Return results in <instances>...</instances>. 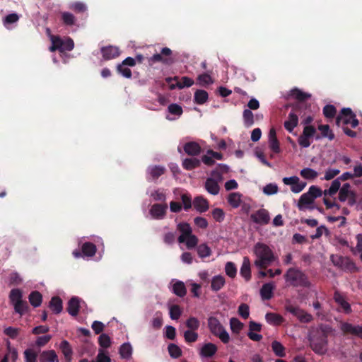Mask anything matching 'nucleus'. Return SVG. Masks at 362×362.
Segmentation results:
<instances>
[{"mask_svg": "<svg viewBox=\"0 0 362 362\" xmlns=\"http://www.w3.org/2000/svg\"><path fill=\"white\" fill-rule=\"evenodd\" d=\"M69 8L76 13H83L87 11V6L86 4L81 1L71 3Z\"/></svg>", "mask_w": 362, "mask_h": 362, "instance_id": "44", "label": "nucleus"}, {"mask_svg": "<svg viewBox=\"0 0 362 362\" xmlns=\"http://www.w3.org/2000/svg\"><path fill=\"white\" fill-rule=\"evenodd\" d=\"M40 362H58V356L54 350H46L39 355Z\"/></svg>", "mask_w": 362, "mask_h": 362, "instance_id": "21", "label": "nucleus"}, {"mask_svg": "<svg viewBox=\"0 0 362 362\" xmlns=\"http://www.w3.org/2000/svg\"><path fill=\"white\" fill-rule=\"evenodd\" d=\"M29 302L34 307L37 308L39 307L42 301V294L37 291H32L28 296Z\"/></svg>", "mask_w": 362, "mask_h": 362, "instance_id": "34", "label": "nucleus"}, {"mask_svg": "<svg viewBox=\"0 0 362 362\" xmlns=\"http://www.w3.org/2000/svg\"><path fill=\"white\" fill-rule=\"evenodd\" d=\"M173 80L176 81V85H171L170 89H174L175 87L182 89L186 87H190L194 84L193 79L187 76H182L181 78H179L177 76H175Z\"/></svg>", "mask_w": 362, "mask_h": 362, "instance_id": "20", "label": "nucleus"}, {"mask_svg": "<svg viewBox=\"0 0 362 362\" xmlns=\"http://www.w3.org/2000/svg\"><path fill=\"white\" fill-rule=\"evenodd\" d=\"M272 349L276 356L284 357L286 355L284 346L278 341L272 343Z\"/></svg>", "mask_w": 362, "mask_h": 362, "instance_id": "38", "label": "nucleus"}, {"mask_svg": "<svg viewBox=\"0 0 362 362\" xmlns=\"http://www.w3.org/2000/svg\"><path fill=\"white\" fill-rule=\"evenodd\" d=\"M211 249L206 244H202L197 247V253L202 258L206 257L211 255Z\"/></svg>", "mask_w": 362, "mask_h": 362, "instance_id": "58", "label": "nucleus"}, {"mask_svg": "<svg viewBox=\"0 0 362 362\" xmlns=\"http://www.w3.org/2000/svg\"><path fill=\"white\" fill-rule=\"evenodd\" d=\"M251 220L259 225H267L270 221L269 211L265 209H259L253 212L250 216Z\"/></svg>", "mask_w": 362, "mask_h": 362, "instance_id": "11", "label": "nucleus"}, {"mask_svg": "<svg viewBox=\"0 0 362 362\" xmlns=\"http://www.w3.org/2000/svg\"><path fill=\"white\" fill-rule=\"evenodd\" d=\"M49 307L55 314L60 313L63 309L62 299L59 296L52 297L49 301Z\"/></svg>", "mask_w": 362, "mask_h": 362, "instance_id": "30", "label": "nucleus"}, {"mask_svg": "<svg viewBox=\"0 0 362 362\" xmlns=\"http://www.w3.org/2000/svg\"><path fill=\"white\" fill-rule=\"evenodd\" d=\"M342 123L343 126L350 124L352 128H355L358 125V120L356 117V115L350 108L341 109L340 114L336 118V124L339 127Z\"/></svg>", "mask_w": 362, "mask_h": 362, "instance_id": "4", "label": "nucleus"}, {"mask_svg": "<svg viewBox=\"0 0 362 362\" xmlns=\"http://www.w3.org/2000/svg\"><path fill=\"white\" fill-rule=\"evenodd\" d=\"M318 129L321 132V135L324 138H328L330 141L334 139V134L328 124L319 125Z\"/></svg>", "mask_w": 362, "mask_h": 362, "instance_id": "39", "label": "nucleus"}, {"mask_svg": "<svg viewBox=\"0 0 362 362\" xmlns=\"http://www.w3.org/2000/svg\"><path fill=\"white\" fill-rule=\"evenodd\" d=\"M245 127H251L254 124V115L250 110L245 109L243 113Z\"/></svg>", "mask_w": 362, "mask_h": 362, "instance_id": "46", "label": "nucleus"}, {"mask_svg": "<svg viewBox=\"0 0 362 362\" xmlns=\"http://www.w3.org/2000/svg\"><path fill=\"white\" fill-rule=\"evenodd\" d=\"M226 274L230 278H235L237 274V268L232 262H228L225 266Z\"/></svg>", "mask_w": 362, "mask_h": 362, "instance_id": "53", "label": "nucleus"}, {"mask_svg": "<svg viewBox=\"0 0 362 362\" xmlns=\"http://www.w3.org/2000/svg\"><path fill=\"white\" fill-rule=\"evenodd\" d=\"M240 274L246 281H249L251 278L250 261L247 257H243V264L240 268Z\"/></svg>", "mask_w": 362, "mask_h": 362, "instance_id": "25", "label": "nucleus"}, {"mask_svg": "<svg viewBox=\"0 0 362 362\" xmlns=\"http://www.w3.org/2000/svg\"><path fill=\"white\" fill-rule=\"evenodd\" d=\"M285 310L295 316L301 323H309L313 320L312 315L309 314L298 306H295L288 303L285 305Z\"/></svg>", "mask_w": 362, "mask_h": 362, "instance_id": "7", "label": "nucleus"}, {"mask_svg": "<svg viewBox=\"0 0 362 362\" xmlns=\"http://www.w3.org/2000/svg\"><path fill=\"white\" fill-rule=\"evenodd\" d=\"M13 305L14 307L15 312L18 313L20 315H24L29 308L28 303L25 300L16 302V303Z\"/></svg>", "mask_w": 362, "mask_h": 362, "instance_id": "43", "label": "nucleus"}, {"mask_svg": "<svg viewBox=\"0 0 362 362\" xmlns=\"http://www.w3.org/2000/svg\"><path fill=\"white\" fill-rule=\"evenodd\" d=\"M168 350L173 358H177L182 356L181 349L175 344H170L168 346Z\"/></svg>", "mask_w": 362, "mask_h": 362, "instance_id": "47", "label": "nucleus"}, {"mask_svg": "<svg viewBox=\"0 0 362 362\" xmlns=\"http://www.w3.org/2000/svg\"><path fill=\"white\" fill-rule=\"evenodd\" d=\"M183 149L187 155L191 156H198L202 151L200 145L195 141L187 142L184 145Z\"/></svg>", "mask_w": 362, "mask_h": 362, "instance_id": "17", "label": "nucleus"}, {"mask_svg": "<svg viewBox=\"0 0 362 362\" xmlns=\"http://www.w3.org/2000/svg\"><path fill=\"white\" fill-rule=\"evenodd\" d=\"M217 346L213 343L205 344L200 350V356L202 357H211L217 351Z\"/></svg>", "mask_w": 362, "mask_h": 362, "instance_id": "23", "label": "nucleus"}, {"mask_svg": "<svg viewBox=\"0 0 362 362\" xmlns=\"http://www.w3.org/2000/svg\"><path fill=\"white\" fill-rule=\"evenodd\" d=\"M292 107V111L288 114V119L284 122V128L290 133H291L294 128L298 126V115H300L301 110L300 107V103H294L290 105Z\"/></svg>", "mask_w": 362, "mask_h": 362, "instance_id": "5", "label": "nucleus"}, {"mask_svg": "<svg viewBox=\"0 0 362 362\" xmlns=\"http://www.w3.org/2000/svg\"><path fill=\"white\" fill-rule=\"evenodd\" d=\"M238 314L243 319H247L250 315V308L246 303H241L238 307Z\"/></svg>", "mask_w": 362, "mask_h": 362, "instance_id": "62", "label": "nucleus"}, {"mask_svg": "<svg viewBox=\"0 0 362 362\" xmlns=\"http://www.w3.org/2000/svg\"><path fill=\"white\" fill-rule=\"evenodd\" d=\"M168 209L166 204H154L150 209V214L153 218H162Z\"/></svg>", "mask_w": 362, "mask_h": 362, "instance_id": "18", "label": "nucleus"}, {"mask_svg": "<svg viewBox=\"0 0 362 362\" xmlns=\"http://www.w3.org/2000/svg\"><path fill=\"white\" fill-rule=\"evenodd\" d=\"M269 148L274 153L281 152L280 143L276 136V132L274 128H271L269 132L268 139Z\"/></svg>", "mask_w": 362, "mask_h": 362, "instance_id": "14", "label": "nucleus"}, {"mask_svg": "<svg viewBox=\"0 0 362 362\" xmlns=\"http://www.w3.org/2000/svg\"><path fill=\"white\" fill-rule=\"evenodd\" d=\"M200 165V160L196 158H185L182 160V167L187 170H192Z\"/></svg>", "mask_w": 362, "mask_h": 362, "instance_id": "33", "label": "nucleus"}, {"mask_svg": "<svg viewBox=\"0 0 362 362\" xmlns=\"http://www.w3.org/2000/svg\"><path fill=\"white\" fill-rule=\"evenodd\" d=\"M197 81L200 86H207L213 83L212 78L206 73L199 75Z\"/></svg>", "mask_w": 362, "mask_h": 362, "instance_id": "56", "label": "nucleus"}, {"mask_svg": "<svg viewBox=\"0 0 362 362\" xmlns=\"http://www.w3.org/2000/svg\"><path fill=\"white\" fill-rule=\"evenodd\" d=\"M300 175L305 179L313 180L317 177L318 173L313 169L305 168L300 170Z\"/></svg>", "mask_w": 362, "mask_h": 362, "instance_id": "48", "label": "nucleus"}, {"mask_svg": "<svg viewBox=\"0 0 362 362\" xmlns=\"http://www.w3.org/2000/svg\"><path fill=\"white\" fill-rule=\"evenodd\" d=\"M340 329L345 335L351 334L362 339V326H355L349 322H344L341 323Z\"/></svg>", "mask_w": 362, "mask_h": 362, "instance_id": "12", "label": "nucleus"}, {"mask_svg": "<svg viewBox=\"0 0 362 362\" xmlns=\"http://www.w3.org/2000/svg\"><path fill=\"white\" fill-rule=\"evenodd\" d=\"M23 293L19 288H13L9 294V299L11 303L14 305L16 302L22 301Z\"/></svg>", "mask_w": 362, "mask_h": 362, "instance_id": "41", "label": "nucleus"}, {"mask_svg": "<svg viewBox=\"0 0 362 362\" xmlns=\"http://www.w3.org/2000/svg\"><path fill=\"white\" fill-rule=\"evenodd\" d=\"M266 321L272 325H280L284 322V318L281 315L274 313H268L265 315Z\"/></svg>", "mask_w": 362, "mask_h": 362, "instance_id": "32", "label": "nucleus"}, {"mask_svg": "<svg viewBox=\"0 0 362 362\" xmlns=\"http://www.w3.org/2000/svg\"><path fill=\"white\" fill-rule=\"evenodd\" d=\"M181 315L182 310L178 305H173L170 307V317L172 320H178Z\"/></svg>", "mask_w": 362, "mask_h": 362, "instance_id": "54", "label": "nucleus"}, {"mask_svg": "<svg viewBox=\"0 0 362 362\" xmlns=\"http://www.w3.org/2000/svg\"><path fill=\"white\" fill-rule=\"evenodd\" d=\"M81 251L84 256L93 257L96 252V246L92 243L87 242L83 244Z\"/></svg>", "mask_w": 362, "mask_h": 362, "instance_id": "36", "label": "nucleus"}, {"mask_svg": "<svg viewBox=\"0 0 362 362\" xmlns=\"http://www.w3.org/2000/svg\"><path fill=\"white\" fill-rule=\"evenodd\" d=\"M20 331L21 329L19 328L8 327L4 329V333L6 336L9 337L11 339H14L18 336Z\"/></svg>", "mask_w": 362, "mask_h": 362, "instance_id": "60", "label": "nucleus"}, {"mask_svg": "<svg viewBox=\"0 0 362 362\" xmlns=\"http://www.w3.org/2000/svg\"><path fill=\"white\" fill-rule=\"evenodd\" d=\"M334 302L338 305L337 310L339 313L349 315L352 313L350 303L346 300L345 296L339 291H335L333 296Z\"/></svg>", "mask_w": 362, "mask_h": 362, "instance_id": "10", "label": "nucleus"}, {"mask_svg": "<svg viewBox=\"0 0 362 362\" xmlns=\"http://www.w3.org/2000/svg\"><path fill=\"white\" fill-rule=\"evenodd\" d=\"M168 110L170 114L178 117L181 116L183 113L182 107L176 103L170 104L168 106Z\"/></svg>", "mask_w": 362, "mask_h": 362, "instance_id": "61", "label": "nucleus"}, {"mask_svg": "<svg viewBox=\"0 0 362 362\" xmlns=\"http://www.w3.org/2000/svg\"><path fill=\"white\" fill-rule=\"evenodd\" d=\"M181 234L178 238V242L185 243L188 249L194 248L198 243V238L192 234V228H179Z\"/></svg>", "mask_w": 362, "mask_h": 362, "instance_id": "8", "label": "nucleus"}, {"mask_svg": "<svg viewBox=\"0 0 362 362\" xmlns=\"http://www.w3.org/2000/svg\"><path fill=\"white\" fill-rule=\"evenodd\" d=\"M59 348L62 354H64L66 361L71 362L72 358L73 351L69 343L66 340H63L59 345Z\"/></svg>", "mask_w": 362, "mask_h": 362, "instance_id": "28", "label": "nucleus"}, {"mask_svg": "<svg viewBox=\"0 0 362 362\" xmlns=\"http://www.w3.org/2000/svg\"><path fill=\"white\" fill-rule=\"evenodd\" d=\"M183 336L185 341L189 344L195 342L198 339V334L195 332V331L192 330H186L184 332Z\"/></svg>", "mask_w": 362, "mask_h": 362, "instance_id": "55", "label": "nucleus"}, {"mask_svg": "<svg viewBox=\"0 0 362 362\" xmlns=\"http://www.w3.org/2000/svg\"><path fill=\"white\" fill-rule=\"evenodd\" d=\"M284 279L289 286L310 288L311 282L308 276L300 269L291 267L285 273Z\"/></svg>", "mask_w": 362, "mask_h": 362, "instance_id": "2", "label": "nucleus"}, {"mask_svg": "<svg viewBox=\"0 0 362 362\" xmlns=\"http://www.w3.org/2000/svg\"><path fill=\"white\" fill-rule=\"evenodd\" d=\"M80 309V298L76 296L72 297L68 302L66 310L71 316H76Z\"/></svg>", "mask_w": 362, "mask_h": 362, "instance_id": "19", "label": "nucleus"}, {"mask_svg": "<svg viewBox=\"0 0 362 362\" xmlns=\"http://www.w3.org/2000/svg\"><path fill=\"white\" fill-rule=\"evenodd\" d=\"M288 95L291 98L296 99L298 101L296 103L301 104L300 110H301V109H303L305 107V104L303 103V102H305L306 100L309 99L311 97V95L310 93H305L298 88H294L291 89L289 92Z\"/></svg>", "mask_w": 362, "mask_h": 362, "instance_id": "13", "label": "nucleus"}, {"mask_svg": "<svg viewBox=\"0 0 362 362\" xmlns=\"http://www.w3.org/2000/svg\"><path fill=\"white\" fill-rule=\"evenodd\" d=\"M98 343L101 347L107 349L111 345L110 337L106 334H101L98 337Z\"/></svg>", "mask_w": 362, "mask_h": 362, "instance_id": "59", "label": "nucleus"}, {"mask_svg": "<svg viewBox=\"0 0 362 362\" xmlns=\"http://www.w3.org/2000/svg\"><path fill=\"white\" fill-rule=\"evenodd\" d=\"M341 182L339 179L337 178L332 181L330 187L328 189V194L330 196L334 195L340 189Z\"/></svg>", "mask_w": 362, "mask_h": 362, "instance_id": "64", "label": "nucleus"}, {"mask_svg": "<svg viewBox=\"0 0 362 362\" xmlns=\"http://www.w3.org/2000/svg\"><path fill=\"white\" fill-rule=\"evenodd\" d=\"M256 255L255 265L259 269H266L277 259L272 250L266 244L257 243L254 248Z\"/></svg>", "mask_w": 362, "mask_h": 362, "instance_id": "1", "label": "nucleus"}, {"mask_svg": "<svg viewBox=\"0 0 362 362\" xmlns=\"http://www.w3.org/2000/svg\"><path fill=\"white\" fill-rule=\"evenodd\" d=\"M173 293L180 298L185 296L187 294V288L184 282L176 281L173 285Z\"/></svg>", "mask_w": 362, "mask_h": 362, "instance_id": "31", "label": "nucleus"}, {"mask_svg": "<svg viewBox=\"0 0 362 362\" xmlns=\"http://www.w3.org/2000/svg\"><path fill=\"white\" fill-rule=\"evenodd\" d=\"M194 208L199 213L206 212L209 208V204L203 196H197L193 200Z\"/></svg>", "mask_w": 362, "mask_h": 362, "instance_id": "15", "label": "nucleus"}, {"mask_svg": "<svg viewBox=\"0 0 362 362\" xmlns=\"http://www.w3.org/2000/svg\"><path fill=\"white\" fill-rule=\"evenodd\" d=\"M25 362H37V353L32 349H27L23 352Z\"/></svg>", "mask_w": 362, "mask_h": 362, "instance_id": "45", "label": "nucleus"}, {"mask_svg": "<svg viewBox=\"0 0 362 362\" xmlns=\"http://www.w3.org/2000/svg\"><path fill=\"white\" fill-rule=\"evenodd\" d=\"M241 195L238 192H233L228 195V202L233 208H238L241 202Z\"/></svg>", "mask_w": 362, "mask_h": 362, "instance_id": "37", "label": "nucleus"}, {"mask_svg": "<svg viewBox=\"0 0 362 362\" xmlns=\"http://www.w3.org/2000/svg\"><path fill=\"white\" fill-rule=\"evenodd\" d=\"M117 71L122 76L127 78H132V74L131 69L127 67L126 66L123 65L122 64H119L117 66Z\"/></svg>", "mask_w": 362, "mask_h": 362, "instance_id": "57", "label": "nucleus"}, {"mask_svg": "<svg viewBox=\"0 0 362 362\" xmlns=\"http://www.w3.org/2000/svg\"><path fill=\"white\" fill-rule=\"evenodd\" d=\"M204 186L206 191L213 195H216L219 192V185L218 182L213 178H207Z\"/></svg>", "mask_w": 362, "mask_h": 362, "instance_id": "26", "label": "nucleus"}, {"mask_svg": "<svg viewBox=\"0 0 362 362\" xmlns=\"http://www.w3.org/2000/svg\"><path fill=\"white\" fill-rule=\"evenodd\" d=\"M230 326L231 331L235 334H239L240 332L244 327L243 322H241L238 318L232 317L230 320Z\"/></svg>", "mask_w": 362, "mask_h": 362, "instance_id": "40", "label": "nucleus"}, {"mask_svg": "<svg viewBox=\"0 0 362 362\" xmlns=\"http://www.w3.org/2000/svg\"><path fill=\"white\" fill-rule=\"evenodd\" d=\"M61 21L63 25L66 26H73L76 23V18L75 16L68 11H62L60 13Z\"/></svg>", "mask_w": 362, "mask_h": 362, "instance_id": "24", "label": "nucleus"}, {"mask_svg": "<svg viewBox=\"0 0 362 362\" xmlns=\"http://www.w3.org/2000/svg\"><path fill=\"white\" fill-rule=\"evenodd\" d=\"M275 286L273 283H266L263 284L260 289V295L263 300H270L273 297V291Z\"/></svg>", "mask_w": 362, "mask_h": 362, "instance_id": "22", "label": "nucleus"}, {"mask_svg": "<svg viewBox=\"0 0 362 362\" xmlns=\"http://www.w3.org/2000/svg\"><path fill=\"white\" fill-rule=\"evenodd\" d=\"M225 284L226 280L223 276H214L211 281V288L213 291H218L224 286Z\"/></svg>", "mask_w": 362, "mask_h": 362, "instance_id": "27", "label": "nucleus"}, {"mask_svg": "<svg viewBox=\"0 0 362 362\" xmlns=\"http://www.w3.org/2000/svg\"><path fill=\"white\" fill-rule=\"evenodd\" d=\"M310 346L312 350L318 355H323L327 351V339L326 336L320 334L319 336H313L309 339Z\"/></svg>", "mask_w": 362, "mask_h": 362, "instance_id": "9", "label": "nucleus"}, {"mask_svg": "<svg viewBox=\"0 0 362 362\" xmlns=\"http://www.w3.org/2000/svg\"><path fill=\"white\" fill-rule=\"evenodd\" d=\"M132 354V348L129 343L123 344L119 349V354L122 358H129Z\"/></svg>", "mask_w": 362, "mask_h": 362, "instance_id": "42", "label": "nucleus"}, {"mask_svg": "<svg viewBox=\"0 0 362 362\" xmlns=\"http://www.w3.org/2000/svg\"><path fill=\"white\" fill-rule=\"evenodd\" d=\"M101 53L105 60H110L119 55V50L115 46H107L101 48Z\"/></svg>", "mask_w": 362, "mask_h": 362, "instance_id": "16", "label": "nucleus"}, {"mask_svg": "<svg viewBox=\"0 0 362 362\" xmlns=\"http://www.w3.org/2000/svg\"><path fill=\"white\" fill-rule=\"evenodd\" d=\"M172 50L168 47H164L160 53L154 54L148 59V64H153L157 62H161L165 65H170L174 63L172 57Z\"/></svg>", "mask_w": 362, "mask_h": 362, "instance_id": "6", "label": "nucleus"}, {"mask_svg": "<svg viewBox=\"0 0 362 362\" xmlns=\"http://www.w3.org/2000/svg\"><path fill=\"white\" fill-rule=\"evenodd\" d=\"M181 200L183 204V208L185 211H188L192 208L193 202L192 201V197L189 193H184L181 195Z\"/></svg>", "mask_w": 362, "mask_h": 362, "instance_id": "51", "label": "nucleus"}, {"mask_svg": "<svg viewBox=\"0 0 362 362\" xmlns=\"http://www.w3.org/2000/svg\"><path fill=\"white\" fill-rule=\"evenodd\" d=\"M186 327L189 328L188 330L196 331L200 326L199 320L195 317H189L186 321Z\"/></svg>", "mask_w": 362, "mask_h": 362, "instance_id": "49", "label": "nucleus"}, {"mask_svg": "<svg viewBox=\"0 0 362 362\" xmlns=\"http://www.w3.org/2000/svg\"><path fill=\"white\" fill-rule=\"evenodd\" d=\"M209 98L208 93L204 90H197L194 95V103L198 105H203Z\"/></svg>", "mask_w": 362, "mask_h": 362, "instance_id": "35", "label": "nucleus"}, {"mask_svg": "<svg viewBox=\"0 0 362 362\" xmlns=\"http://www.w3.org/2000/svg\"><path fill=\"white\" fill-rule=\"evenodd\" d=\"M313 199L308 192L303 194L298 201V205L300 206H306L313 202Z\"/></svg>", "mask_w": 362, "mask_h": 362, "instance_id": "63", "label": "nucleus"}, {"mask_svg": "<svg viewBox=\"0 0 362 362\" xmlns=\"http://www.w3.org/2000/svg\"><path fill=\"white\" fill-rule=\"evenodd\" d=\"M340 261L341 263L343 264L341 267H344L350 272L356 271L357 269L355 263L349 257H345V258H341Z\"/></svg>", "mask_w": 362, "mask_h": 362, "instance_id": "50", "label": "nucleus"}, {"mask_svg": "<svg viewBox=\"0 0 362 362\" xmlns=\"http://www.w3.org/2000/svg\"><path fill=\"white\" fill-rule=\"evenodd\" d=\"M166 169L163 166L160 165L151 166L148 169V174L153 180H157L159 177L163 175Z\"/></svg>", "mask_w": 362, "mask_h": 362, "instance_id": "29", "label": "nucleus"}, {"mask_svg": "<svg viewBox=\"0 0 362 362\" xmlns=\"http://www.w3.org/2000/svg\"><path fill=\"white\" fill-rule=\"evenodd\" d=\"M337 109L333 105H326L323 107V115L325 117L332 119L336 116Z\"/></svg>", "mask_w": 362, "mask_h": 362, "instance_id": "52", "label": "nucleus"}, {"mask_svg": "<svg viewBox=\"0 0 362 362\" xmlns=\"http://www.w3.org/2000/svg\"><path fill=\"white\" fill-rule=\"evenodd\" d=\"M208 327L211 333L218 337L223 344L230 341L229 334L216 317L211 316L208 318Z\"/></svg>", "mask_w": 362, "mask_h": 362, "instance_id": "3", "label": "nucleus"}]
</instances>
